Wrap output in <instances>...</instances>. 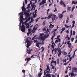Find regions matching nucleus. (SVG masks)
Wrapping results in <instances>:
<instances>
[{
    "mask_svg": "<svg viewBox=\"0 0 77 77\" xmlns=\"http://www.w3.org/2000/svg\"><path fill=\"white\" fill-rule=\"evenodd\" d=\"M32 4V1H30V4H29L28 5V6L26 7V9H28L27 11H26L24 13V14L26 16V18H29V9L30 8V5Z\"/></svg>",
    "mask_w": 77,
    "mask_h": 77,
    "instance_id": "f257e3e1",
    "label": "nucleus"
},
{
    "mask_svg": "<svg viewBox=\"0 0 77 77\" xmlns=\"http://www.w3.org/2000/svg\"><path fill=\"white\" fill-rule=\"evenodd\" d=\"M27 23V20H26L25 22H23L22 23V25L21 26V31L22 32H25V31L26 30V29H26V27H25V26H26V27L27 26V25H28V23Z\"/></svg>",
    "mask_w": 77,
    "mask_h": 77,
    "instance_id": "f03ea898",
    "label": "nucleus"
},
{
    "mask_svg": "<svg viewBox=\"0 0 77 77\" xmlns=\"http://www.w3.org/2000/svg\"><path fill=\"white\" fill-rule=\"evenodd\" d=\"M24 2H23V6L22 7V11L21 13H19V15H22L23 14V13L24 12H26V9L27 8H26L24 6H25V4H24Z\"/></svg>",
    "mask_w": 77,
    "mask_h": 77,
    "instance_id": "7ed1b4c3",
    "label": "nucleus"
},
{
    "mask_svg": "<svg viewBox=\"0 0 77 77\" xmlns=\"http://www.w3.org/2000/svg\"><path fill=\"white\" fill-rule=\"evenodd\" d=\"M56 15L54 14H51L49 15L48 18L50 19L51 18H52V20L53 21L56 19Z\"/></svg>",
    "mask_w": 77,
    "mask_h": 77,
    "instance_id": "20e7f679",
    "label": "nucleus"
},
{
    "mask_svg": "<svg viewBox=\"0 0 77 77\" xmlns=\"http://www.w3.org/2000/svg\"><path fill=\"white\" fill-rule=\"evenodd\" d=\"M44 75H45V77H51V75L50 74V70L49 71H48L47 70H45L44 71Z\"/></svg>",
    "mask_w": 77,
    "mask_h": 77,
    "instance_id": "39448f33",
    "label": "nucleus"
},
{
    "mask_svg": "<svg viewBox=\"0 0 77 77\" xmlns=\"http://www.w3.org/2000/svg\"><path fill=\"white\" fill-rule=\"evenodd\" d=\"M36 30H37V27H36V26H35L33 28L32 30L31 31V32H32V33H34Z\"/></svg>",
    "mask_w": 77,
    "mask_h": 77,
    "instance_id": "423d86ee",
    "label": "nucleus"
},
{
    "mask_svg": "<svg viewBox=\"0 0 77 77\" xmlns=\"http://www.w3.org/2000/svg\"><path fill=\"white\" fill-rule=\"evenodd\" d=\"M47 36L46 35H44L43 37H40V39L41 41L44 42Z\"/></svg>",
    "mask_w": 77,
    "mask_h": 77,
    "instance_id": "0eeeda50",
    "label": "nucleus"
},
{
    "mask_svg": "<svg viewBox=\"0 0 77 77\" xmlns=\"http://www.w3.org/2000/svg\"><path fill=\"white\" fill-rule=\"evenodd\" d=\"M34 4H35L34 3L33 4L31 5V7H32V6L31 11H33V8H34L35 7V6H36V5H34Z\"/></svg>",
    "mask_w": 77,
    "mask_h": 77,
    "instance_id": "6e6552de",
    "label": "nucleus"
},
{
    "mask_svg": "<svg viewBox=\"0 0 77 77\" xmlns=\"http://www.w3.org/2000/svg\"><path fill=\"white\" fill-rule=\"evenodd\" d=\"M26 50H27V52L28 54H31V50L29 49V48H26Z\"/></svg>",
    "mask_w": 77,
    "mask_h": 77,
    "instance_id": "1a4fd4ad",
    "label": "nucleus"
},
{
    "mask_svg": "<svg viewBox=\"0 0 77 77\" xmlns=\"http://www.w3.org/2000/svg\"><path fill=\"white\" fill-rule=\"evenodd\" d=\"M59 54H58V57H60V56L61 55V54H62V51L61 50H60V49L58 51Z\"/></svg>",
    "mask_w": 77,
    "mask_h": 77,
    "instance_id": "9d476101",
    "label": "nucleus"
},
{
    "mask_svg": "<svg viewBox=\"0 0 77 77\" xmlns=\"http://www.w3.org/2000/svg\"><path fill=\"white\" fill-rule=\"evenodd\" d=\"M26 42L27 44H30V42H31V41L30 40H29V39H27Z\"/></svg>",
    "mask_w": 77,
    "mask_h": 77,
    "instance_id": "9b49d317",
    "label": "nucleus"
},
{
    "mask_svg": "<svg viewBox=\"0 0 77 77\" xmlns=\"http://www.w3.org/2000/svg\"><path fill=\"white\" fill-rule=\"evenodd\" d=\"M72 71L75 72H77V68L76 67L72 68Z\"/></svg>",
    "mask_w": 77,
    "mask_h": 77,
    "instance_id": "f8f14e48",
    "label": "nucleus"
},
{
    "mask_svg": "<svg viewBox=\"0 0 77 77\" xmlns=\"http://www.w3.org/2000/svg\"><path fill=\"white\" fill-rule=\"evenodd\" d=\"M56 36V32H54V35L51 38V39L52 40H53V38H54V37Z\"/></svg>",
    "mask_w": 77,
    "mask_h": 77,
    "instance_id": "ddd939ff",
    "label": "nucleus"
},
{
    "mask_svg": "<svg viewBox=\"0 0 77 77\" xmlns=\"http://www.w3.org/2000/svg\"><path fill=\"white\" fill-rule=\"evenodd\" d=\"M45 70H48V71H49V72H50V67L48 66H47V68Z\"/></svg>",
    "mask_w": 77,
    "mask_h": 77,
    "instance_id": "4468645a",
    "label": "nucleus"
},
{
    "mask_svg": "<svg viewBox=\"0 0 77 77\" xmlns=\"http://www.w3.org/2000/svg\"><path fill=\"white\" fill-rule=\"evenodd\" d=\"M55 45V43H54L53 42L52 43V45L51 46V47L52 48H54V45Z\"/></svg>",
    "mask_w": 77,
    "mask_h": 77,
    "instance_id": "2eb2a0df",
    "label": "nucleus"
},
{
    "mask_svg": "<svg viewBox=\"0 0 77 77\" xmlns=\"http://www.w3.org/2000/svg\"><path fill=\"white\" fill-rule=\"evenodd\" d=\"M64 4V2H63V1H62V0L60 1V4L61 5H63Z\"/></svg>",
    "mask_w": 77,
    "mask_h": 77,
    "instance_id": "dca6fc26",
    "label": "nucleus"
},
{
    "mask_svg": "<svg viewBox=\"0 0 77 77\" xmlns=\"http://www.w3.org/2000/svg\"><path fill=\"white\" fill-rule=\"evenodd\" d=\"M60 37V35H58L57 37V39H58V40H59V42H60V39L59 38Z\"/></svg>",
    "mask_w": 77,
    "mask_h": 77,
    "instance_id": "f3484780",
    "label": "nucleus"
},
{
    "mask_svg": "<svg viewBox=\"0 0 77 77\" xmlns=\"http://www.w3.org/2000/svg\"><path fill=\"white\" fill-rule=\"evenodd\" d=\"M63 17V15L62 14H60L59 16V18H62Z\"/></svg>",
    "mask_w": 77,
    "mask_h": 77,
    "instance_id": "a211bd4d",
    "label": "nucleus"
},
{
    "mask_svg": "<svg viewBox=\"0 0 77 77\" xmlns=\"http://www.w3.org/2000/svg\"><path fill=\"white\" fill-rule=\"evenodd\" d=\"M53 27H54V25H52V24H51L50 26H49V27L51 28H53Z\"/></svg>",
    "mask_w": 77,
    "mask_h": 77,
    "instance_id": "6ab92c4d",
    "label": "nucleus"
},
{
    "mask_svg": "<svg viewBox=\"0 0 77 77\" xmlns=\"http://www.w3.org/2000/svg\"><path fill=\"white\" fill-rule=\"evenodd\" d=\"M69 17H67V20L66 21V23L67 24H68V22H69Z\"/></svg>",
    "mask_w": 77,
    "mask_h": 77,
    "instance_id": "aec40b11",
    "label": "nucleus"
},
{
    "mask_svg": "<svg viewBox=\"0 0 77 77\" xmlns=\"http://www.w3.org/2000/svg\"><path fill=\"white\" fill-rule=\"evenodd\" d=\"M70 75H71V77H72V76L75 77V75H74V73L71 72L70 73Z\"/></svg>",
    "mask_w": 77,
    "mask_h": 77,
    "instance_id": "412c9836",
    "label": "nucleus"
},
{
    "mask_svg": "<svg viewBox=\"0 0 77 77\" xmlns=\"http://www.w3.org/2000/svg\"><path fill=\"white\" fill-rule=\"evenodd\" d=\"M38 77H40L42 75V72H40L38 74Z\"/></svg>",
    "mask_w": 77,
    "mask_h": 77,
    "instance_id": "4be33fe9",
    "label": "nucleus"
},
{
    "mask_svg": "<svg viewBox=\"0 0 77 77\" xmlns=\"http://www.w3.org/2000/svg\"><path fill=\"white\" fill-rule=\"evenodd\" d=\"M59 59L58 58L57 60V65H59Z\"/></svg>",
    "mask_w": 77,
    "mask_h": 77,
    "instance_id": "5701e85b",
    "label": "nucleus"
},
{
    "mask_svg": "<svg viewBox=\"0 0 77 77\" xmlns=\"http://www.w3.org/2000/svg\"><path fill=\"white\" fill-rule=\"evenodd\" d=\"M42 2L43 4H44V3H46V0H42Z\"/></svg>",
    "mask_w": 77,
    "mask_h": 77,
    "instance_id": "b1692460",
    "label": "nucleus"
},
{
    "mask_svg": "<svg viewBox=\"0 0 77 77\" xmlns=\"http://www.w3.org/2000/svg\"><path fill=\"white\" fill-rule=\"evenodd\" d=\"M72 57L73 58L74 57V56H72V57H70L69 59V62H70V61H71V60H72Z\"/></svg>",
    "mask_w": 77,
    "mask_h": 77,
    "instance_id": "393cba45",
    "label": "nucleus"
},
{
    "mask_svg": "<svg viewBox=\"0 0 77 77\" xmlns=\"http://www.w3.org/2000/svg\"><path fill=\"white\" fill-rule=\"evenodd\" d=\"M39 44H40V43H37L36 44V46L37 47H39Z\"/></svg>",
    "mask_w": 77,
    "mask_h": 77,
    "instance_id": "a878e982",
    "label": "nucleus"
},
{
    "mask_svg": "<svg viewBox=\"0 0 77 77\" xmlns=\"http://www.w3.org/2000/svg\"><path fill=\"white\" fill-rule=\"evenodd\" d=\"M44 33L40 34V37H44Z\"/></svg>",
    "mask_w": 77,
    "mask_h": 77,
    "instance_id": "bb28decb",
    "label": "nucleus"
},
{
    "mask_svg": "<svg viewBox=\"0 0 77 77\" xmlns=\"http://www.w3.org/2000/svg\"><path fill=\"white\" fill-rule=\"evenodd\" d=\"M51 66L52 67V69H55L54 66H53V65H52V64H51Z\"/></svg>",
    "mask_w": 77,
    "mask_h": 77,
    "instance_id": "cd10ccee",
    "label": "nucleus"
},
{
    "mask_svg": "<svg viewBox=\"0 0 77 77\" xmlns=\"http://www.w3.org/2000/svg\"><path fill=\"white\" fill-rule=\"evenodd\" d=\"M28 32L29 33H31V31H32V29H28Z\"/></svg>",
    "mask_w": 77,
    "mask_h": 77,
    "instance_id": "c85d7f7f",
    "label": "nucleus"
},
{
    "mask_svg": "<svg viewBox=\"0 0 77 77\" xmlns=\"http://www.w3.org/2000/svg\"><path fill=\"white\" fill-rule=\"evenodd\" d=\"M64 26L65 27H66V28H69V26H68L66 25V24H65L64 25Z\"/></svg>",
    "mask_w": 77,
    "mask_h": 77,
    "instance_id": "c756f323",
    "label": "nucleus"
},
{
    "mask_svg": "<svg viewBox=\"0 0 77 77\" xmlns=\"http://www.w3.org/2000/svg\"><path fill=\"white\" fill-rule=\"evenodd\" d=\"M30 45H31V44H27V46H26L27 48H29V46H30Z\"/></svg>",
    "mask_w": 77,
    "mask_h": 77,
    "instance_id": "7c9ffc66",
    "label": "nucleus"
},
{
    "mask_svg": "<svg viewBox=\"0 0 77 77\" xmlns=\"http://www.w3.org/2000/svg\"><path fill=\"white\" fill-rule=\"evenodd\" d=\"M20 20H22L23 18V16L22 15L21 16H20Z\"/></svg>",
    "mask_w": 77,
    "mask_h": 77,
    "instance_id": "2f4dec72",
    "label": "nucleus"
},
{
    "mask_svg": "<svg viewBox=\"0 0 77 77\" xmlns=\"http://www.w3.org/2000/svg\"><path fill=\"white\" fill-rule=\"evenodd\" d=\"M73 4H74V5H75V4H76V3L74 1H73L72 2V5H73Z\"/></svg>",
    "mask_w": 77,
    "mask_h": 77,
    "instance_id": "473e14b6",
    "label": "nucleus"
},
{
    "mask_svg": "<svg viewBox=\"0 0 77 77\" xmlns=\"http://www.w3.org/2000/svg\"><path fill=\"white\" fill-rule=\"evenodd\" d=\"M57 48L56 49L55 48L54 49V51L55 52V54H56V53H57Z\"/></svg>",
    "mask_w": 77,
    "mask_h": 77,
    "instance_id": "72a5a7b5",
    "label": "nucleus"
},
{
    "mask_svg": "<svg viewBox=\"0 0 77 77\" xmlns=\"http://www.w3.org/2000/svg\"><path fill=\"white\" fill-rule=\"evenodd\" d=\"M27 18H28V20H30V19H31V17H30V16H29L28 17H27L26 18V19H27Z\"/></svg>",
    "mask_w": 77,
    "mask_h": 77,
    "instance_id": "f704fd0d",
    "label": "nucleus"
},
{
    "mask_svg": "<svg viewBox=\"0 0 77 77\" xmlns=\"http://www.w3.org/2000/svg\"><path fill=\"white\" fill-rule=\"evenodd\" d=\"M63 63H64L65 62H66V59H65V60L63 59Z\"/></svg>",
    "mask_w": 77,
    "mask_h": 77,
    "instance_id": "c9c22d12",
    "label": "nucleus"
},
{
    "mask_svg": "<svg viewBox=\"0 0 77 77\" xmlns=\"http://www.w3.org/2000/svg\"><path fill=\"white\" fill-rule=\"evenodd\" d=\"M71 43H70L68 45V47L69 48H71Z\"/></svg>",
    "mask_w": 77,
    "mask_h": 77,
    "instance_id": "e433bc0d",
    "label": "nucleus"
},
{
    "mask_svg": "<svg viewBox=\"0 0 77 77\" xmlns=\"http://www.w3.org/2000/svg\"><path fill=\"white\" fill-rule=\"evenodd\" d=\"M67 9L69 11H71V7H68Z\"/></svg>",
    "mask_w": 77,
    "mask_h": 77,
    "instance_id": "4c0bfd02",
    "label": "nucleus"
},
{
    "mask_svg": "<svg viewBox=\"0 0 77 77\" xmlns=\"http://www.w3.org/2000/svg\"><path fill=\"white\" fill-rule=\"evenodd\" d=\"M75 9V7H74L72 8V12H73V11H74V10Z\"/></svg>",
    "mask_w": 77,
    "mask_h": 77,
    "instance_id": "58836bf2",
    "label": "nucleus"
},
{
    "mask_svg": "<svg viewBox=\"0 0 77 77\" xmlns=\"http://www.w3.org/2000/svg\"><path fill=\"white\" fill-rule=\"evenodd\" d=\"M75 31H74L73 32V34L72 35L73 36H74L75 35Z\"/></svg>",
    "mask_w": 77,
    "mask_h": 77,
    "instance_id": "ea45409f",
    "label": "nucleus"
},
{
    "mask_svg": "<svg viewBox=\"0 0 77 77\" xmlns=\"http://www.w3.org/2000/svg\"><path fill=\"white\" fill-rule=\"evenodd\" d=\"M21 23H20V25H19V26H20V29H19L20 30V29H20V28H21Z\"/></svg>",
    "mask_w": 77,
    "mask_h": 77,
    "instance_id": "a19ab883",
    "label": "nucleus"
},
{
    "mask_svg": "<svg viewBox=\"0 0 77 77\" xmlns=\"http://www.w3.org/2000/svg\"><path fill=\"white\" fill-rule=\"evenodd\" d=\"M42 48H43L42 51V52H43V51H44V47H42Z\"/></svg>",
    "mask_w": 77,
    "mask_h": 77,
    "instance_id": "79ce46f5",
    "label": "nucleus"
},
{
    "mask_svg": "<svg viewBox=\"0 0 77 77\" xmlns=\"http://www.w3.org/2000/svg\"><path fill=\"white\" fill-rule=\"evenodd\" d=\"M36 36V35H35L32 38V40H34V39H35V38Z\"/></svg>",
    "mask_w": 77,
    "mask_h": 77,
    "instance_id": "37998d69",
    "label": "nucleus"
},
{
    "mask_svg": "<svg viewBox=\"0 0 77 77\" xmlns=\"http://www.w3.org/2000/svg\"><path fill=\"white\" fill-rule=\"evenodd\" d=\"M54 59H52V61L51 62V64H52V63H53V62H54Z\"/></svg>",
    "mask_w": 77,
    "mask_h": 77,
    "instance_id": "c03bdc74",
    "label": "nucleus"
},
{
    "mask_svg": "<svg viewBox=\"0 0 77 77\" xmlns=\"http://www.w3.org/2000/svg\"><path fill=\"white\" fill-rule=\"evenodd\" d=\"M30 59H31V58H27V61H29V60H30Z\"/></svg>",
    "mask_w": 77,
    "mask_h": 77,
    "instance_id": "a18cd8bd",
    "label": "nucleus"
},
{
    "mask_svg": "<svg viewBox=\"0 0 77 77\" xmlns=\"http://www.w3.org/2000/svg\"><path fill=\"white\" fill-rule=\"evenodd\" d=\"M55 63V65H56V64H57V63H56V61H54L53 62V63Z\"/></svg>",
    "mask_w": 77,
    "mask_h": 77,
    "instance_id": "49530a36",
    "label": "nucleus"
},
{
    "mask_svg": "<svg viewBox=\"0 0 77 77\" xmlns=\"http://www.w3.org/2000/svg\"><path fill=\"white\" fill-rule=\"evenodd\" d=\"M34 43L35 42V43L38 42V41H37V40H34Z\"/></svg>",
    "mask_w": 77,
    "mask_h": 77,
    "instance_id": "de8ad7c7",
    "label": "nucleus"
},
{
    "mask_svg": "<svg viewBox=\"0 0 77 77\" xmlns=\"http://www.w3.org/2000/svg\"><path fill=\"white\" fill-rule=\"evenodd\" d=\"M57 40L55 41V43H57V42H59V41L58 40Z\"/></svg>",
    "mask_w": 77,
    "mask_h": 77,
    "instance_id": "09e8293b",
    "label": "nucleus"
},
{
    "mask_svg": "<svg viewBox=\"0 0 77 77\" xmlns=\"http://www.w3.org/2000/svg\"><path fill=\"white\" fill-rule=\"evenodd\" d=\"M74 38H71V41H72V42H73V41H74Z\"/></svg>",
    "mask_w": 77,
    "mask_h": 77,
    "instance_id": "8fccbe9b",
    "label": "nucleus"
},
{
    "mask_svg": "<svg viewBox=\"0 0 77 77\" xmlns=\"http://www.w3.org/2000/svg\"><path fill=\"white\" fill-rule=\"evenodd\" d=\"M23 23V20L22 19H20V23Z\"/></svg>",
    "mask_w": 77,
    "mask_h": 77,
    "instance_id": "3c124183",
    "label": "nucleus"
},
{
    "mask_svg": "<svg viewBox=\"0 0 77 77\" xmlns=\"http://www.w3.org/2000/svg\"><path fill=\"white\" fill-rule=\"evenodd\" d=\"M74 24H72V26L71 27V29H72V28H73V27H74L75 26V25H74Z\"/></svg>",
    "mask_w": 77,
    "mask_h": 77,
    "instance_id": "603ef678",
    "label": "nucleus"
},
{
    "mask_svg": "<svg viewBox=\"0 0 77 77\" xmlns=\"http://www.w3.org/2000/svg\"><path fill=\"white\" fill-rule=\"evenodd\" d=\"M34 21V20H33V18L32 17H31V22H32V21Z\"/></svg>",
    "mask_w": 77,
    "mask_h": 77,
    "instance_id": "864d4df0",
    "label": "nucleus"
},
{
    "mask_svg": "<svg viewBox=\"0 0 77 77\" xmlns=\"http://www.w3.org/2000/svg\"><path fill=\"white\" fill-rule=\"evenodd\" d=\"M25 2L26 4H27V0H25Z\"/></svg>",
    "mask_w": 77,
    "mask_h": 77,
    "instance_id": "5fc2aeb1",
    "label": "nucleus"
},
{
    "mask_svg": "<svg viewBox=\"0 0 77 77\" xmlns=\"http://www.w3.org/2000/svg\"><path fill=\"white\" fill-rule=\"evenodd\" d=\"M57 30V29H54V30L52 32H56V31Z\"/></svg>",
    "mask_w": 77,
    "mask_h": 77,
    "instance_id": "6e6d98bb",
    "label": "nucleus"
},
{
    "mask_svg": "<svg viewBox=\"0 0 77 77\" xmlns=\"http://www.w3.org/2000/svg\"><path fill=\"white\" fill-rule=\"evenodd\" d=\"M65 30V28H62V30L63 31H64Z\"/></svg>",
    "mask_w": 77,
    "mask_h": 77,
    "instance_id": "4d7b16f0",
    "label": "nucleus"
},
{
    "mask_svg": "<svg viewBox=\"0 0 77 77\" xmlns=\"http://www.w3.org/2000/svg\"><path fill=\"white\" fill-rule=\"evenodd\" d=\"M40 44H42V45H44V42H42V43H40Z\"/></svg>",
    "mask_w": 77,
    "mask_h": 77,
    "instance_id": "13d9d810",
    "label": "nucleus"
},
{
    "mask_svg": "<svg viewBox=\"0 0 77 77\" xmlns=\"http://www.w3.org/2000/svg\"><path fill=\"white\" fill-rule=\"evenodd\" d=\"M72 23L73 24H75V21L73 20L72 21Z\"/></svg>",
    "mask_w": 77,
    "mask_h": 77,
    "instance_id": "bf43d9fd",
    "label": "nucleus"
},
{
    "mask_svg": "<svg viewBox=\"0 0 77 77\" xmlns=\"http://www.w3.org/2000/svg\"><path fill=\"white\" fill-rule=\"evenodd\" d=\"M73 17V15H72V14H71L70 16V18H72Z\"/></svg>",
    "mask_w": 77,
    "mask_h": 77,
    "instance_id": "052dcab7",
    "label": "nucleus"
},
{
    "mask_svg": "<svg viewBox=\"0 0 77 77\" xmlns=\"http://www.w3.org/2000/svg\"><path fill=\"white\" fill-rule=\"evenodd\" d=\"M28 26L26 27L27 28H28L29 29V27H30V25L29 24H28V25H27Z\"/></svg>",
    "mask_w": 77,
    "mask_h": 77,
    "instance_id": "680f3d73",
    "label": "nucleus"
},
{
    "mask_svg": "<svg viewBox=\"0 0 77 77\" xmlns=\"http://www.w3.org/2000/svg\"><path fill=\"white\" fill-rule=\"evenodd\" d=\"M69 42H70V41H69L67 43V44H70Z\"/></svg>",
    "mask_w": 77,
    "mask_h": 77,
    "instance_id": "e2e57ef3",
    "label": "nucleus"
},
{
    "mask_svg": "<svg viewBox=\"0 0 77 77\" xmlns=\"http://www.w3.org/2000/svg\"><path fill=\"white\" fill-rule=\"evenodd\" d=\"M66 33H69V31L67 30L66 31Z\"/></svg>",
    "mask_w": 77,
    "mask_h": 77,
    "instance_id": "0e129e2a",
    "label": "nucleus"
},
{
    "mask_svg": "<svg viewBox=\"0 0 77 77\" xmlns=\"http://www.w3.org/2000/svg\"><path fill=\"white\" fill-rule=\"evenodd\" d=\"M45 21H44L43 23V25H45Z\"/></svg>",
    "mask_w": 77,
    "mask_h": 77,
    "instance_id": "69168bd1",
    "label": "nucleus"
},
{
    "mask_svg": "<svg viewBox=\"0 0 77 77\" xmlns=\"http://www.w3.org/2000/svg\"><path fill=\"white\" fill-rule=\"evenodd\" d=\"M22 72H23V73H25V70H22Z\"/></svg>",
    "mask_w": 77,
    "mask_h": 77,
    "instance_id": "338daca9",
    "label": "nucleus"
},
{
    "mask_svg": "<svg viewBox=\"0 0 77 77\" xmlns=\"http://www.w3.org/2000/svg\"><path fill=\"white\" fill-rule=\"evenodd\" d=\"M63 5L64 8H65L66 7V5L65 4H63Z\"/></svg>",
    "mask_w": 77,
    "mask_h": 77,
    "instance_id": "774afa93",
    "label": "nucleus"
}]
</instances>
